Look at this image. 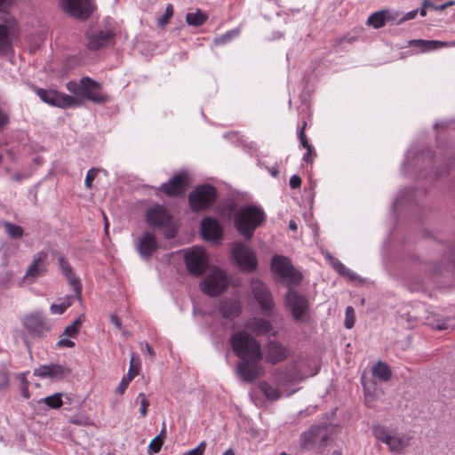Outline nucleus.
I'll list each match as a JSON object with an SVG mask.
<instances>
[{
	"label": "nucleus",
	"mask_w": 455,
	"mask_h": 455,
	"mask_svg": "<svg viewBox=\"0 0 455 455\" xmlns=\"http://www.w3.org/2000/svg\"><path fill=\"white\" fill-rule=\"evenodd\" d=\"M409 45L411 46H418L422 49V51L429 50V40H421V39H414L409 41Z\"/></svg>",
	"instance_id": "obj_47"
},
{
	"label": "nucleus",
	"mask_w": 455,
	"mask_h": 455,
	"mask_svg": "<svg viewBox=\"0 0 455 455\" xmlns=\"http://www.w3.org/2000/svg\"><path fill=\"white\" fill-rule=\"evenodd\" d=\"M110 322L119 330L122 329V322L120 318L116 315H112L110 316Z\"/></svg>",
	"instance_id": "obj_59"
},
{
	"label": "nucleus",
	"mask_w": 455,
	"mask_h": 455,
	"mask_svg": "<svg viewBox=\"0 0 455 455\" xmlns=\"http://www.w3.org/2000/svg\"><path fill=\"white\" fill-rule=\"evenodd\" d=\"M14 0H0V12L5 11Z\"/></svg>",
	"instance_id": "obj_61"
},
{
	"label": "nucleus",
	"mask_w": 455,
	"mask_h": 455,
	"mask_svg": "<svg viewBox=\"0 0 455 455\" xmlns=\"http://www.w3.org/2000/svg\"><path fill=\"white\" fill-rule=\"evenodd\" d=\"M264 349L266 362L272 364L283 362L290 356L289 348L275 339L267 341Z\"/></svg>",
	"instance_id": "obj_17"
},
{
	"label": "nucleus",
	"mask_w": 455,
	"mask_h": 455,
	"mask_svg": "<svg viewBox=\"0 0 455 455\" xmlns=\"http://www.w3.org/2000/svg\"><path fill=\"white\" fill-rule=\"evenodd\" d=\"M71 337L62 336L57 343L59 347H73L75 346L74 341L70 339Z\"/></svg>",
	"instance_id": "obj_52"
},
{
	"label": "nucleus",
	"mask_w": 455,
	"mask_h": 455,
	"mask_svg": "<svg viewBox=\"0 0 455 455\" xmlns=\"http://www.w3.org/2000/svg\"><path fill=\"white\" fill-rule=\"evenodd\" d=\"M69 422L77 426H88L91 424L90 419L87 417L83 418H72Z\"/></svg>",
	"instance_id": "obj_53"
},
{
	"label": "nucleus",
	"mask_w": 455,
	"mask_h": 455,
	"mask_svg": "<svg viewBox=\"0 0 455 455\" xmlns=\"http://www.w3.org/2000/svg\"><path fill=\"white\" fill-rule=\"evenodd\" d=\"M61 396L60 393H56L52 395L46 396L42 401H44V403L50 408L58 409L63 403Z\"/></svg>",
	"instance_id": "obj_37"
},
{
	"label": "nucleus",
	"mask_w": 455,
	"mask_h": 455,
	"mask_svg": "<svg viewBox=\"0 0 455 455\" xmlns=\"http://www.w3.org/2000/svg\"><path fill=\"white\" fill-rule=\"evenodd\" d=\"M363 390H364V402H365V404L368 406V407H373L374 406V402H375V395L370 392V390L368 389V387L364 385L363 386Z\"/></svg>",
	"instance_id": "obj_48"
},
{
	"label": "nucleus",
	"mask_w": 455,
	"mask_h": 455,
	"mask_svg": "<svg viewBox=\"0 0 455 455\" xmlns=\"http://www.w3.org/2000/svg\"><path fill=\"white\" fill-rule=\"evenodd\" d=\"M200 232L204 240L219 242L222 239V228L218 220L212 218H204L201 221Z\"/></svg>",
	"instance_id": "obj_22"
},
{
	"label": "nucleus",
	"mask_w": 455,
	"mask_h": 455,
	"mask_svg": "<svg viewBox=\"0 0 455 455\" xmlns=\"http://www.w3.org/2000/svg\"><path fill=\"white\" fill-rule=\"evenodd\" d=\"M48 269V252L41 251L33 256V259L28 264L23 280L28 283H33L36 280L43 276Z\"/></svg>",
	"instance_id": "obj_12"
},
{
	"label": "nucleus",
	"mask_w": 455,
	"mask_h": 455,
	"mask_svg": "<svg viewBox=\"0 0 455 455\" xmlns=\"http://www.w3.org/2000/svg\"><path fill=\"white\" fill-rule=\"evenodd\" d=\"M137 401H140V413L141 417H145L148 414V408L149 406V402L148 401L145 394L140 393L137 396Z\"/></svg>",
	"instance_id": "obj_43"
},
{
	"label": "nucleus",
	"mask_w": 455,
	"mask_h": 455,
	"mask_svg": "<svg viewBox=\"0 0 455 455\" xmlns=\"http://www.w3.org/2000/svg\"><path fill=\"white\" fill-rule=\"evenodd\" d=\"M70 373L69 368L58 363L41 365L34 371V375L43 379L48 378L52 380H60Z\"/></svg>",
	"instance_id": "obj_20"
},
{
	"label": "nucleus",
	"mask_w": 455,
	"mask_h": 455,
	"mask_svg": "<svg viewBox=\"0 0 455 455\" xmlns=\"http://www.w3.org/2000/svg\"><path fill=\"white\" fill-rule=\"evenodd\" d=\"M98 169L92 168L87 172L84 185L87 188H91L92 187V182L95 180L97 174H98Z\"/></svg>",
	"instance_id": "obj_44"
},
{
	"label": "nucleus",
	"mask_w": 455,
	"mask_h": 455,
	"mask_svg": "<svg viewBox=\"0 0 455 455\" xmlns=\"http://www.w3.org/2000/svg\"><path fill=\"white\" fill-rule=\"evenodd\" d=\"M228 283L229 279L226 273L214 267L200 285L204 293L212 297L222 293L228 288Z\"/></svg>",
	"instance_id": "obj_6"
},
{
	"label": "nucleus",
	"mask_w": 455,
	"mask_h": 455,
	"mask_svg": "<svg viewBox=\"0 0 455 455\" xmlns=\"http://www.w3.org/2000/svg\"><path fill=\"white\" fill-rule=\"evenodd\" d=\"M426 9H427V0H424L422 7L419 12L420 15L423 17L426 16V14H427Z\"/></svg>",
	"instance_id": "obj_64"
},
{
	"label": "nucleus",
	"mask_w": 455,
	"mask_h": 455,
	"mask_svg": "<svg viewBox=\"0 0 455 455\" xmlns=\"http://www.w3.org/2000/svg\"><path fill=\"white\" fill-rule=\"evenodd\" d=\"M289 184H290V187L291 188H299L300 185H301V179H300V177L298 176V175L291 176V179H290Z\"/></svg>",
	"instance_id": "obj_56"
},
{
	"label": "nucleus",
	"mask_w": 455,
	"mask_h": 455,
	"mask_svg": "<svg viewBox=\"0 0 455 455\" xmlns=\"http://www.w3.org/2000/svg\"><path fill=\"white\" fill-rule=\"evenodd\" d=\"M21 338L29 350L34 339L44 337L51 330V325L40 313H33L24 316Z\"/></svg>",
	"instance_id": "obj_3"
},
{
	"label": "nucleus",
	"mask_w": 455,
	"mask_h": 455,
	"mask_svg": "<svg viewBox=\"0 0 455 455\" xmlns=\"http://www.w3.org/2000/svg\"><path fill=\"white\" fill-rule=\"evenodd\" d=\"M146 222L154 228H160L169 225L171 216L166 209L161 205L149 208L146 212Z\"/></svg>",
	"instance_id": "obj_21"
},
{
	"label": "nucleus",
	"mask_w": 455,
	"mask_h": 455,
	"mask_svg": "<svg viewBox=\"0 0 455 455\" xmlns=\"http://www.w3.org/2000/svg\"><path fill=\"white\" fill-rule=\"evenodd\" d=\"M333 267L342 275L349 273V269L347 268L340 261L337 259H331Z\"/></svg>",
	"instance_id": "obj_49"
},
{
	"label": "nucleus",
	"mask_w": 455,
	"mask_h": 455,
	"mask_svg": "<svg viewBox=\"0 0 455 455\" xmlns=\"http://www.w3.org/2000/svg\"><path fill=\"white\" fill-rule=\"evenodd\" d=\"M72 304V297H66L60 304H52L50 307L52 314L61 315Z\"/></svg>",
	"instance_id": "obj_36"
},
{
	"label": "nucleus",
	"mask_w": 455,
	"mask_h": 455,
	"mask_svg": "<svg viewBox=\"0 0 455 455\" xmlns=\"http://www.w3.org/2000/svg\"><path fill=\"white\" fill-rule=\"evenodd\" d=\"M252 294L259 304L261 309L267 313L274 307V301L271 293L265 283L259 280H252L251 283Z\"/></svg>",
	"instance_id": "obj_19"
},
{
	"label": "nucleus",
	"mask_w": 455,
	"mask_h": 455,
	"mask_svg": "<svg viewBox=\"0 0 455 455\" xmlns=\"http://www.w3.org/2000/svg\"><path fill=\"white\" fill-rule=\"evenodd\" d=\"M80 96L98 104L108 101V96L101 92V84L88 76L80 80Z\"/></svg>",
	"instance_id": "obj_13"
},
{
	"label": "nucleus",
	"mask_w": 455,
	"mask_h": 455,
	"mask_svg": "<svg viewBox=\"0 0 455 455\" xmlns=\"http://www.w3.org/2000/svg\"><path fill=\"white\" fill-rule=\"evenodd\" d=\"M220 312L223 318L233 320L242 313L241 303L238 300L224 299L220 303Z\"/></svg>",
	"instance_id": "obj_27"
},
{
	"label": "nucleus",
	"mask_w": 455,
	"mask_h": 455,
	"mask_svg": "<svg viewBox=\"0 0 455 455\" xmlns=\"http://www.w3.org/2000/svg\"><path fill=\"white\" fill-rule=\"evenodd\" d=\"M259 388L263 393L265 397L269 401H276L280 399L283 395L289 396L294 392H286V390L281 389L279 386L276 385V387H274L265 380L259 383Z\"/></svg>",
	"instance_id": "obj_28"
},
{
	"label": "nucleus",
	"mask_w": 455,
	"mask_h": 455,
	"mask_svg": "<svg viewBox=\"0 0 455 455\" xmlns=\"http://www.w3.org/2000/svg\"><path fill=\"white\" fill-rule=\"evenodd\" d=\"M164 428L162 429L159 435H157L149 443L148 449L149 451H153L154 453H157L160 451L164 438Z\"/></svg>",
	"instance_id": "obj_38"
},
{
	"label": "nucleus",
	"mask_w": 455,
	"mask_h": 455,
	"mask_svg": "<svg viewBox=\"0 0 455 455\" xmlns=\"http://www.w3.org/2000/svg\"><path fill=\"white\" fill-rule=\"evenodd\" d=\"M285 303L295 320H304L308 309V301L304 296L295 291L289 290L285 296Z\"/></svg>",
	"instance_id": "obj_15"
},
{
	"label": "nucleus",
	"mask_w": 455,
	"mask_h": 455,
	"mask_svg": "<svg viewBox=\"0 0 455 455\" xmlns=\"http://www.w3.org/2000/svg\"><path fill=\"white\" fill-rule=\"evenodd\" d=\"M446 41L429 40V50L445 47Z\"/></svg>",
	"instance_id": "obj_58"
},
{
	"label": "nucleus",
	"mask_w": 455,
	"mask_h": 455,
	"mask_svg": "<svg viewBox=\"0 0 455 455\" xmlns=\"http://www.w3.org/2000/svg\"><path fill=\"white\" fill-rule=\"evenodd\" d=\"M66 87L70 92L80 95V83L77 84L76 82L70 81L67 84Z\"/></svg>",
	"instance_id": "obj_54"
},
{
	"label": "nucleus",
	"mask_w": 455,
	"mask_h": 455,
	"mask_svg": "<svg viewBox=\"0 0 455 455\" xmlns=\"http://www.w3.org/2000/svg\"><path fill=\"white\" fill-rule=\"evenodd\" d=\"M131 382V377L130 376H124L122 380L119 383V386L117 387L116 392L120 395H123L126 388L128 387L129 384Z\"/></svg>",
	"instance_id": "obj_51"
},
{
	"label": "nucleus",
	"mask_w": 455,
	"mask_h": 455,
	"mask_svg": "<svg viewBox=\"0 0 455 455\" xmlns=\"http://www.w3.org/2000/svg\"><path fill=\"white\" fill-rule=\"evenodd\" d=\"M208 20V15L202 10L196 9L195 12H188L186 21L189 26H202Z\"/></svg>",
	"instance_id": "obj_32"
},
{
	"label": "nucleus",
	"mask_w": 455,
	"mask_h": 455,
	"mask_svg": "<svg viewBox=\"0 0 455 455\" xmlns=\"http://www.w3.org/2000/svg\"><path fill=\"white\" fill-rule=\"evenodd\" d=\"M82 324V321L80 319V317L76 318V320H74L72 322V323H70L69 325H68L63 333H62V336H67V337H75L76 335V333L78 332L79 331V328Z\"/></svg>",
	"instance_id": "obj_39"
},
{
	"label": "nucleus",
	"mask_w": 455,
	"mask_h": 455,
	"mask_svg": "<svg viewBox=\"0 0 455 455\" xmlns=\"http://www.w3.org/2000/svg\"><path fill=\"white\" fill-rule=\"evenodd\" d=\"M417 13H418V10H412L411 12H408L407 13L402 15L400 13V16L399 18L395 20L397 24H402L407 20H413L416 16H417Z\"/></svg>",
	"instance_id": "obj_46"
},
{
	"label": "nucleus",
	"mask_w": 455,
	"mask_h": 455,
	"mask_svg": "<svg viewBox=\"0 0 455 455\" xmlns=\"http://www.w3.org/2000/svg\"><path fill=\"white\" fill-rule=\"evenodd\" d=\"M453 4H454V2H453V1H450V2H447V3H445V4H443L440 5V6H436V7H435V10H441V11H443V10H444L445 8H447V7H449V6H451V5H453Z\"/></svg>",
	"instance_id": "obj_63"
},
{
	"label": "nucleus",
	"mask_w": 455,
	"mask_h": 455,
	"mask_svg": "<svg viewBox=\"0 0 455 455\" xmlns=\"http://www.w3.org/2000/svg\"><path fill=\"white\" fill-rule=\"evenodd\" d=\"M141 347H145L146 351L151 357L155 355V352L148 343L141 344ZM141 349H143V347H141Z\"/></svg>",
	"instance_id": "obj_62"
},
{
	"label": "nucleus",
	"mask_w": 455,
	"mask_h": 455,
	"mask_svg": "<svg viewBox=\"0 0 455 455\" xmlns=\"http://www.w3.org/2000/svg\"><path fill=\"white\" fill-rule=\"evenodd\" d=\"M345 315H345V322H344L345 327L347 329H351L354 326L355 321L354 308L352 307L348 306L346 308Z\"/></svg>",
	"instance_id": "obj_41"
},
{
	"label": "nucleus",
	"mask_w": 455,
	"mask_h": 455,
	"mask_svg": "<svg viewBox=\"0 0 455 455\" xmlns=\"http://www.w3.org/2000/svg\"><path fill=\"white\" fill-rule=\"evenodd\" d=\"M173 14V7L172 4H168L166 6L164 13L158 19L157 25L158 27H164L170 20Z\"/></svg>",
	"instance_id": "obj_42"
},
{
	"label": "nucleus",
	"mask_w": 455,
	"mask_h": 455,
	"mask_svg": "<svg viewBox=\"0 0 455 455\" xmlns=\"http://www.w3.org/2000/svg\"><path fill=\"white\" fill-rule=\"evenodd\" d=\"M400 16V12L392 9H384L373 12L367 19V25L379 29L388 22L395 21Z\"/></svg>",
	"instance_id": "obj_24"
},
{
	"label": "nucleus",
	"mask_w": 455,
	"mask_h": 455,
	"mask_svg": "<svg viewBox=\"0 0 455 455\" xmlns=\"http://www.w3.org/2000/svg\"><path fill=\"white\" fill-rule=\"evenodd\" d=\"M273 379L275 383L282 387L286 384L295 382L297 380V373L295 371H291L290 369H285L283 371L276 369L273 372Z\"/></svg>",
	"instance_id": "obj_30"
},
{
	"label": "nucleus",
	"mask_w": 455,
	"mask_h": 455,
	"mask_svg": "<svg viewBox=\"0 0 455 455\" xmlns=\"http://www.w3.org/2000/svg\"><path fill=\"white\" fill-rule=\"evenodd\" d=\"M184 257L188 272L195 276L202 275L209 265L208 255L199 246L188 249L185 251Z\"/></svg>",
	"instance_id": "obj_8"
},
{
	"label": "nucleus",
	"mask_w": 455,
	"mask_h": 455,
	"mask_svg": "<svg viewBox=\"0 0 455 455\" xmlns=\"http://www.w3.org/2000/svg\"><path fill=\"white\" fill-rule=\"evenodd\" d=\"M8 116L0 108V128L4 127L8 123Z\"/></svg>",
	"instance_id": "obj_60"
},
{
	"label": "nucleus",
	"mask_w": 455,
	"mask_h": 455,
	"mask_svg": "<svg viewBox=\"0 0 455 455\" xmlns=\"http://www.w3.org/2000/svg\"><path fill=\"white\" fill-rule=\"evenodd\" d=\"M187 182V173H178L170 179L169 181L162 184L161 190L169 196H180L185 192Z\"/></svg>",
	"instance_id": "obj_23"
},
{
	"label": "nucleus",
	"mask_w": 455,
	"mask_h": 455,
	"mask_svg": "<svg viewBox=\"0 0 455 455\" xmlns=\"http://www.w3.org/2000/svg\"><path fill=\"white\" fill-rule=\"evenodd\" d=\"M216 196L217 190L213 186H198L189 195L190 207L195 212L204 210L213 204Z\"/></svg>",
	"instance_id": "obj_7"
},
{
	"label": "nucleus",
	"mask_w": 455,
	"mask_h": 455,
	"mask_svg": "<svg viewBox=\"0 0 455 455\" xmlns=\"http://www.w3.org/2000/svg\"><path fill=\"white\" fill-rule=\"evenodd\" d=\"M58 261L62 274L67 277L69 284L74 289L76 297L81 301L82 286L80 284L79 280L74 275L71 265L62 255H60L58 257Z\"/></svg>",
	"instance_id": "obj_26"
},
{
	"label": "nucleus",
	"mask_w": 455,
	"mask_h": 455,
	"mask_svg": "<svg viewBox=\"0 0 455 455\" xmlns=\"http://www.w3.org/2000/svg\"><path fill=\"white\" fill-rule=\"evenodd\" d=\"M139 254L143 259H149L157 249V242L155 235L147 231L139 238L136 244Z\"/></svg>",
	"instance_id": "obj_25"
},
{
	"label": "nucleus",
	"mask_w": 455,
	"mask_h": 455,
	"mask_svg": "<svg viewBox=\"0 0 455 455\" xmlns=\"http://www.w3.org/2000/svg\"><path fill=\"white\" fill-rule=\"evenodd\" d=\"M271 270L280 282L289 286H298L303 278L302 274L295 268L290 259L283 255H275L272 258Z\"/></svg>",
	"instance_id": "obj_4"
},
{
	"label": "nucleus",
	"mask_w": 455,
	"mask_h": 455,
	"mask_svg": "<svg viewBox=\"0 0 455 455\" xmlns=\"http://www.w3.org/2000/svg\"><path fill=\"white\" fill-rule=\"evenodd\" d=\"M62 5L68 14L81 20L88 18L92 12L91 0H63Z\"/></svg>",
	"instance_id": "obj_18"
},
{
	"label": "nucleus",
	"mask_w": 455,
	"mask_h": 455,
	"mask_svg": "<svg viewBox=\"0 0 455 455\" xmlns=\"http://www.w3.org/2000/svg\"><path fill=\"white\" fill-rule=\"evenodd\" d=\"M372 374L382 381L389 380L392 375L389 366L382 362H379L373 366Z\"/></svg>",
	"instance_id": "obj_33"
},
{
	"label": "nucleus",
	"mask_w": 455,
	"mask_h": 455,
	"mask_svg": "<svg viewBox=\"0 0 455 455\" xmlns=\"http://www.w3.org/2000/svg\"><path fill=\"white\" fill-rule=\"evenodd\" d=\"M5 232L12 238L18 239L21 238L24 234V230L20 226L15 225L11 222H4L3 224Z\"/></svg>",
	"instance_id": "obj_34"
},
{
	"label": "nucleus",
	"mask_w": 455,
	"mask_h": 455,
	"mask_svg": "<svg viewBox=\"0 0 455 455\" xmlns=\"http://www.w3.org/2000/svg\"><path fill=\"white\" fill-rule=\"evenodd\" d=\"M307 124L304 123L301 129L299 132L298 137L300 141L301 146L307 149V152L303 155V160L307 163H312L314 160V157L315 156V152L312 145L309 144L307 136L305 134V128Z\"/></svg>",
	"instance_id": "obj_31"
},
{
	"label": "nucleus",
	"mask_w": 455,
	"mask_h": 455,
	"mask_svg": "<svg viewBox=\"0 0 455 455\" xmlns=\"http://www.w3.org/2000/svg\"><path fill=\"white\" fill-rule=\"evenodd\" d=\"M9 385V378L5 371H0V390L6 388Z\"/></svg>",
	"instance_id": "obj_55"
},
{
	"label": "nucleus",
	"mask_w": 455,
	"mask_h": 455,
	"mask_svg": "<svg viewBox=\"0 0 455 455\" xmlns=\"http://www.w3.org/2000/svg\"><path fill=\"white\" fill-rule=\"evenodd\" d=\"M333 267L342 275L349 273V269L347 268L340 261L337 259H331Z\"/></svg>",
	"instance_id": "obj_50"
},
{
	"label": "nucleus",
	"mask_w": 455,
	"mask_h": 455,
	"mask_svg": "<svg viewBox=\"0 0 455 455\" xmlns=\"http://www.w3.org/2000/svg\"><path fill=\"white\" fill-rule=\"evenodd\" d=\"M265 219L266 215L261 208L245 206L237 212L235 225L244 238L251 239L254 230L265 221Z\"/></svg>",
	"instance_id": "obj_2"
},
{
	"label": "nucleus",
	"mask_w": 455,
	"mask_h": 455,
	"mask_svg": "<svg viewBox=\"0 0 455 455\" xmlns=\"http://www.w3.org/2000/svg\"><path fill=\"white\" fill-rule=\"evenodd\" d=\"M36 92L44 102L54 107L66 108L81 105V101L76 97L55 90L37 88Z\"/></svg>",
	"instance_id": "obj_9"
},
{
	"label": "nucleus",
	"mask_w": 455,
	"mask_h": 455,
	"mask_svg": "<svg viewBox=\"0 0 455 455\" xmlns=\"http://www.w3.org/2000/svg\"><path fill=\"white\" fill-rule=\"evenodd\" d=\"M206 448V443L201 442L196 448L188 451L183 455H204Z\"/></svg>",
	"instance_id": "obj_45"
},
{
	"label": "nucleus",
	"mask_w": 455,
	"mask_h": 455,
	"mask_svg": "<svg viewBox=\"0 0 455 455\" xmlns=\"http://www.w3.org/2000/svg\"><path fill=\"white\" fill-rule=\"evenodd\" d=\"M133 362H134V356L132 355V358H131V362H130V369H129L128 373L126 375V376H130L131 377V381L139 373L138 369H136L134 367Z\"/></svg>",
	"instance_id": "obj_57"
},
{
	"label": "nucleus",
	"mask_w": 455,
	"mask_h": 455,
	"mask_svg": "<svg viewBox=\"0 0 455 455\" xmlns=\"http://www.w3.org/2000/svg\"><path fill=\"white\" fill-rule=\"evenodd\" d=\"M233 256L237 265L245 271H252L257 267L254 251L243 243H236L233 247Z\"/></svg>",
	"instance_id": "obj_14"
},
{
	"label": "nucleus",
	"mask_w": 455,
	"mask_h": 455,
	"mask_svg": "<svg viewBox=\"0 0 455 455\" xmlns=\"http://www.w3.org/2000/svg\"><path fill=\"white\" fill-rule=\"evenodd\" d=\"M239 34H240L239 28H235V29L229 30L228 32H226L225 34L221 35L220 36L214 38L213 43L216 45L225 44L230 42L233 38L237 36Z\"/></svg>",
	"instance_id": "obj_35"
},
{
	"label": "nucleus",
	"mask_w": 455,
	"mask_h": 455,
	"mask_svg": "<svg viewBox=\"0 0 455 455\" xmlns=\"http://www.w3.org/2000/svg\"><path fill=\"white\" fill-rule=\"evenodd\" d=\"M115 34L110 28H91L86 32L87 45L92 50H98L109 45Z\"/></svg>",
	"instance_id": "obj_16"
},
{
	"label": "nucleus",
	"mask_w": 455,
	"mask_h": 455,
	"mask_svg": "<svg viewBox=\"0 0 455 455\" xmlns=\"http://www.w3.org/2000/svg\"><path fill=\"white\" fill-rule=\"evenodd\" d=\"M372 432L378 440L387 444L390 451L395 452L402 451L410 443V439L407 436L394 434L383 426H375Z\"/></svg>",
	"instance_id": "obj_10"
},
{
	"label": "nucleus",
	"mask_w": 455,
	"mask_h": 455,
	"mask_svg": "<svg viewBox=\"0 0 455 455\" xmlns=\"http://www.w3.org/2000/svg\"><path fill=\"white\" fill-rule=\"evenodd\" d=\"M244 327L256 335H263L272 331V323L266 319L260 317H252L249 319Z\"/></svg>",
	"instance_id": "obj_29"
},
{
	"label": "nucleus",
	"mask_w": 455,
	"mask_h": 455,
	"mask_svg": "<svg viewBox=\"0 0 455 455\" xmlns=\"http://www.w3.org/2000/svg\"><path fill=\"white\" fill-rule=\"evenodd\" d=\"M233 352L239 359H262L263 351L257 339L246 331L233 333L229 339Z\"/></svg>",
	"instance_id": "obj_1"
},
{
	"label": "nucleus",
	"mask_w": 455,
	"mask_h": 455,
	"mask_svg": "<svg viewBox=\"0 0 455 455\" xmlns=\"http://www.w3.org/2000/svg\"><path fill=\"white\" fill-rule=\"evenodd\" d=\"M19 28L14 17L9 13L0 16V53L6 54L12 45V41L18 35Z\"/></svg>",
	"instance_id": "obj_5"
},
{
	"label": "nucleus",
	"mask_w": 455,
	"mask_h": 455,
	"mask_svg": "<svg viewBox=\"0 0 455 455\" xmlns=\"http://www.w3.org/2000/svg\"><path fill=\"white\" fill-rule=\"evenodd\" d=\"M262 359L245 358L240 359L236 365V373L245 382H252L264 374Z\"/></svg>",
	"instance_id": "obj_11"
},
{
	"label": "nucleus",
	"mask_w": 455,
	"mask_h": 455,
	"mask_svg": "<svg viewBox=\"0 0 455 455\" xmlns=\"http://www.w3.org/2000/svg\"><path fill=\"white\" fill-rule=\"evenodd\" d=\"M427 324L434 330L443 331L447 328L445 320L435 319V315L431 314L427 317Z\"/></svg>",
	"instance_id": "obj_40"
}]
</instances>
